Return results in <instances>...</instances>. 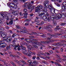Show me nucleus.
I'll return each mask as SVG.
<instances>
[{
  "label": "nucleus",
  "mask_w": 66,
  "mask_h": 66,
  "mask_svg": "<svg viewBox=\"0 0 66 66\" xmlns=\"http://www.w3.org/2000/svg\"><path fill=\"white\" fill-rule=\"evenodd\" d=\"M32 62L33 63H34L35 65H37L38 64V62L36 60L32 61Z\"/></svg>",
  "instance_id": "nucleus-14"
},
{
  "label": "nucleus",
  "mask_w": 66,
  "mask_h": 66,
  "mask_svg": "<svg viewBox=\"0 0 66 66\" xmlns=\"http://www.w3.org/2000/svg\"><path fill=\"white\" fill-rule=\"evenodd\" d=\"M11 7H12L13 9H16L17 8V6L16 5L15 3H13L12 5L11 6Z\"/></svg>",
  "instance_id": "nucleus-11"
},
{
  "label": "nucleus",
  "mask_w": 66,
  "mask_h": 66,
  "mask_svg": "<svg viewBox=\"0 0 66 66\" xmlns=\"http://www.w3.org/2000/svg\"><path fill=\"white\" fill-rule=\"evenodd\" d=\"M12 42L13 43V44H15V42H16V41H15V40L14 39L12 40Z\"/></svg>",
  "instance_id": "nucleus-64"
},
{
  "label": "nucleus",
  "mask_w": 66,
  "mask_h": 66,
  "mask_svg": "<svg viewBox=\"0 0 66 66\" xmlns=\"http://www.w3.org/2000/svg\"><path fill=\"white\" fill-rule=\"evenodd\" d=\"M28 50H32V47L31 46H30L28 47Z\"/></svg>",
  "instance_id": "nucleus-34"
},
{
  "label": "nucleus",
  "mask_w": 66,
  "mask_h": 66,
  "mask_svg": "<svg viewBox=\"0 0 66 66\" xmlns=\"http://www.w3.org/2000/svg\"><path fill=\"white\" fill-rule=\"evenodd\" d=\"M40 10V9H39L38 6L35 8V11L36 12H39Z\"/></svg>",
  "instance_id": "nucleus-13"
},
{
  "label": "nucleus",
  "mask_w": 66,
  "mask_h": 66,
  "mask_svg": "<svg viewBox=\"0 0 66 66\" xmlns=\"http://www.w3.org/2000/svg\"><path fill=\"white\" fill-rule=\"evenodd\" d=\"M29 37L30 38H34L35 37L33 36H29Z\"/></svg>",
  "instance_id": "nucleus-61"
},
{
  "label": "nucleus",
  "mask_w": 66,
  "mask_h": 66,
  "mask_svg": "<svg viewBox=\"0 0 66 66\" xmlns=\"http://www.w3.org/2000/svg\"><path fill=\"white\" fill-rule=\"evenodd\" d=\"M49 9L50 10H51V12L52 14L55 13V12L56 11V10L55 9L53 8V7H52V6H50Z\"/></svg>",
  "instance_id": "nucleus-6"
},
{
  "label": "nucleus",
  "mask_w": 66,
  "mask_h": 66,
  "mask_svg": "<svg viewBox=\"0 0 66 66\" xmlns=\"http://www.w3.org/2000/svg\"><path fill=\"white\" fill-rule=\"evenodd\" d=\"M25 26H29V24L27 22L25 23Z\"/></svg>",
  "instance_id": "nucleus-60"
},
{
  "label": "nucleus",
  "mask_w": 66,
  "mask_h": 66,
  "mask_svg": "<svg viewBox=\"0 0 66 66\" xmlns=\"http://www.w3.org/2000/svg\"><path fill=\"white\" fill-rule=\"evenodd\" d=\"M2 62H3L4 63V65L5 66H8V65H7V63L5 61H4L2 60Z\"/></svg>",
  "instance_id": "nucleus-22"
},
{
  "label": "nucleus",
  "mask_w": 66,
  "mask_h": 66,
  "mask_svg": "<svg viewBox=\"0 0 66 66\" xmlns=\"http://www.w3.org/2000/svg\"><path fill=\"white\" fill-rule=\"evenodd\" d=\"M34 7H35V6H34L32 7H31V9H30V12H32V11L34 9Z\"/></svg>",
  "instance_id": "nucleus-25"
},
{
  "label": "nucleus",
  "mask_w": 66,
  "mask_h": 66,
  "mask_svg": "<svg viewBox=\"0 0 66 66\" xmlns=\"http://www.w3.org/2000/svg\"><path fill=\"white\" fill-rule=\"evenodd\" d=\"M65 23H61L60 24V25L61 26H65Z\"/></svg>",
  "instance_id": "nucleus-46"
},
{
  "label": "nucleus",
  "mask_w": 66,
  "mask_h": 66,
  "mask_svg": "<svg viewBox=\"0 0 66 66\" xmlns=\"http://www.w3.org/2000/svg\"><path fill=\"white\" fill-rule=\"evenodd\" d=\"M23 6L24 8H26L28 6V3H25L23 5Z\"/></svg>",
  "instance_id": "nucleus-19"
},
{
  "label": "nucleus",
  "mask_w": 66,
  "mask_h": 66,
  "mask_svg": "<svg viewBox=\"0 0 66 66\" xmlns=\"http://www.w3.org/2000/svg\"><path fill=\"white\" fill-rule=\"evenodd\" d=\"M19 63H22L23 64H25V65L28 64V63H27L25 62V61L23 60L19 61Z\"/></svg>",
  "instance_id": "nucleus-12"
},
{
  "label": "nucleus",
  "mask_w": 66,
  "mask_h": 66,
  "mask_svg": "<svg viewBox=\"0 0 66 66\" xmlns=\"http://www.w3.org/2000/svg\"><path fill=\"white\" fill-rule=\"evenodd\" d=\"M39 16L45 15L46 16H48L49 15L47 11H40L39 12Z\"/></svg>",
  "instance_id": "nucleus-2"
},
{
  "label": "nucleus",
  "mask_w": 66,
  "mask_h": 66,
  "mask_svg": "<svg viewBox=\"0 0 66 66\" xmlns=\"http://www.w3.org/2000/svg\"><path fill=\"white\" fill-rule=\"evenodd\" d=\"M31 20V19H27L25 21L27 22H29V21H30Z\"/></svg>",
  "instance_id": "nucleus-39"
},
{
  "label": "nucleus",
  "mask_w": 66,
  "mask_h": 66,
  "mask_svg": "<svg viewBox=\"0 0 66 66\" xmlns=\"http://www.w3.org/2000/svg\"><path fill=\"white\" fill-rule=\"evenodd\" d=\"M62 16V14L60 13L57 14V15L55 16H54V15L53 14L51 15L50 18H54L55 19L59 20V19H60L61 18Z\"/></svg>",
  "instance_id": "nucleus-1"
},
{
  "label": "nucleus",
  "mask_w": 66,
  "mask_h": 66,
  "mask_svg": "<svg viewBox=\"0 0 66 66\" xmlns=\"http://www.w3.org/2000/svg\"><path fill=\"white\" fill-rule=\"evenodd\" d=\"M50 18L51 20H54L55 19L54 18Z\"/></svg>",
  "instance_id": "nucleus-50"
},
{
  "label": "nucleus",
  "mask_w": 66,
  "mask_h": 66,
  "mask_svg": "<svg viewBox=\"0 0 66 66\" xmlns=\"http://www.w3.org/2000/svg\"><path fill=\"white\" fill-rule=\"evenodd\" d=\"M28 11V10L26 9H24V11L25 12V13H24L22 14V16H23V17L25 19H26V18H27V15L28 14V13L27 12Z\"/></svg>",
  "instance_id": "nucleus-5"
},
{
  "label": "nucleus",
  "mask_w": 66,
  "mask_h": 66,
  "mask_svg": "<svg viewBox=\"0 0 66 66\" xmlns=\"http://www.w3.org/2000/svg\"><path fill=\"white\" fill-rule=\"evenodd\" d=\"M52 37H50L48 38H47V40H49V39H51L52 38Z\"/></svg>",
  "instance_id": "nucleus-43"
},
{
  "label": "nucleus",
  "mask_w": 66,
  "mask_h": 66,
  "mask_svg": "<svg viewBox=\"0 0 66 66\" xmlns=\"http://www.w3.org/2000/svg\"><path fill=\"white\" fill-rule=\"evenodd\" d=\"M56 45H58V46H61V43L60 42L56 43Z\"/></svg>",
  "instance_id": "nucleus-40"
},
{
  "label": "nucleus",
  "mask_w": 66,
  "mask_h": 66,
  "mask_svg": "<svg viewBox=\"0 0 66 66\" xmlns=\"http://www.w3.org/2000/svg\"><path fill=\"white\" fill-rule=\"evenodd\" d=\"M13 3H7V5L8 6H9L10 7H11V4H12V5Z\"/></svg>",
  "instance_id": "nucleus-27"
},
{
  "label": "nucleus",
  "mask_w": 66,
  "mask_h": 66,
  "mask_svg": "<svg viewBox=\"0 0 66 66\" xmlns=\"http://www.w3.org/2000/svg\"><path fill=\"white\" fill-rule=\"evenodd\" d=\"M11 64H12V65H13L14 66H16V64L14 63L13 62L11 61Z\"/></svg>",
  "instance_id": "nucleus-32"
},
{
  "label": "nucleus",
  "mask_w": 66,
  "mask_h": 66,
  "mask_svg": "<svg viewBox=\"0 0 66 66\" xmlns=\"http://www.w3.org/2000/svg\"><path fill=\"white\" fill-rule=\"evenodd\" d=\"M3 39L4 40H6L8 39V37L6 36H5L3 38Z\"/></svg>",
  "instance_id": "nucleus-24"
},
{
  "label": "nucleus",
  "mask_w": 66,
  "mask_h": 66,
  "mask_svg": "<svg viewBox=\"0 0 66 66\" xmlns=\"http://www.w3.org/2000/svg\"><path fill=\"white\" fill-rule=\"evenodd\" d=\"M54 63H55V64L56 65H58L59 66H62V65H61V64H59L57 62H55Z\"/></svg>",
  "instance_id": "nucleus-28"
},
{
  "label": "nucleus",
  "mask_w": 66,
  "mask_h": 66,
  "mask_svg": "<svg viewBox=\"0 0 66 66\" xmlns=\"http://www.w3.org/2000/svg\"><path fill=\"white\" fill-rule=\"evenodd\" d=\"M52 1H57V2H62V0H51Z\"/></svg>",
  "instance_id": "nucleus-26"
},
{
  "label": "nucleus",
  "mask_w": 66,
  "mask_h": 66,
  "mask_svg": "<svg viewBox=\"0 0 66 66\" xmlns=\"http://www.w3.org/2000/svg\"><path fill=\"white\" fill-rule=\"evenodd\" d=\"M30 16H31V17H32V16H34L35 15L33 14V13H30Z\"/></svg>",
  "instance_id": "nucleus-52"
},
{
  "label": "nucleus",
  "mask_w": 66,
  "mask_h": 66,
  "mask_svg": "<svg viewBox=\"0 0 66 66\" xmlns=\"http://www.w3.org/2000/svg\"><path fill=\"white\" fill-rule=\"evenodd\" d=\"M56 62H57L58 63H60V62H61V61L60 60H56Z\"/></svg>",
  "instance_id": "nucleus-53"
},
{
  "label": "nucleus",
  "mask_w": 66,
  "mask_h": 66,
  "mask_svg": "<svg viewBox=\"0 0 66 66\" xmlns=\"http://www.w3.org/2000/svg\"><path fill=\"white\" fill-rule=\"evenodd\" d=\"M40 36H42V37H46V36L45 35L43 34V35H40Z\"/></svg>",
  "instance_id": "nucleus-47"
},
{
  "label": "nucleus",
  "mask_w": 66,
  "mask_h": 66,
  "mask_svg": "<svg viewBox=\"0 0 66 66\" xmlns=\"http://www.w3.org/2000/svg\"><path fill=\"white\" fill-rule=\"evenodd\" d=\"M27 62L29 63V64H31L32 63V61L30 60H27Z\"/></svg>",
  "instance_id": "nucleus-36"
},
{
  "label": "nucleus",
  "mask_w": 66,
  "mask_h": 66,
  "mask_svg": "<svg viewBox=\"0 0 66 66\" xmlns=\"http://www.w3.org/2000/svg\"><path fill=\"white\" fill-rule=\"evenodd\" d=\"M35 44H36L34 45V47L35 48H37L38 47V46H41L42 45V43L38 42H35Z\"/></svg>",
  "instance_id": "nucleus-7"
},
{
  "label": "nucleus",
  "mask_w": 66,
  "mask_h": 66,
  "mask_svg": "<svg viewBox=\"0 0 66 66\" xmlns=\"http://www.w3.org/2000/svg\"><path fill=\"white\" fill-rule=\"evenodd\" d=\"M53 28V26L52 25L49 24L48 25H47L45 28V29L46 30L48 29V30L50 32H52V30L51 29V28Z\"/></svg>",
  "instance_id": "nucleus-3"
},
{
  "label": "nucleus",
  "mask_w": 66,
  "mask_h": 66,
  "mask_svg": "<svg viewBox=\"0 0 66 66\" xmlns=\"http://www.w3.org/2000/svg\"><path fill=\"white\" fill-rule=\"evenodd\" d=\"M60 27V26L57 25L56 26V28H57V29H59L60 28H59Z\"/></svg>",
  "instance_id": "nucleus-57"
},
{
  "label": "nucleus",
  "mask_w": 66,
  "mask_h": 66,
  "mask_svg": "<svg viewBox=\"0 0 66 66\" xmlns=\"http://www.w3.org/2000/svg\"><path fill=\"white\" fill-rule=\"evenodd\" d=\"M16 53H17V54L20 55H21V53H20L19 52H17Z\"/></svg>",
  "instance_id": "nucleus-59"
},
{
  "label": "nucleus",
  "mask_w": 66,
  "mask_h": 66,
  "mask_svg": "<svg viewBox=\"0 0 66 66\" xmlns=\"http://www.w3.org/2000/svg\"><path fill=\"white\" fill-rule=\"evenodd\" d=\"M2 45L6 46V44L5 43H2L1 41H0V47H1Z\"/></svg>",
  "instance_id": "nucleus-15"
},
{
  "label": "nucleus",
  "mask_w": 66,
  "mask_h": 66,
  "mask_svg": "<svg viewBox=\"0 0 66 66\" xmlns=\"http://www.w3.org/2000/svg\"><path fill=\"white\" fill-rule=\"evenodd\" d=\"M13 20L11 21H10L9 22V24L10 25H11V24H12L13 23Z\"/></svg>",
  "instance_id": "nucleus-41"
},
{
  "label": "nucleus",
  "mask_w": 66,
  "mask_h": 66,
  "mask_svg": "<svg viewBox=\"0 0 66 66\" xmlns=\"http://www.w3.org/2000/svg\"><path fill=\"white\" fill-rule=\"evenodd\" d=\"M55 35H61V34H60L58 33H55Z\"/></svg>",
  "instance_id": "nucleus-63"
},
{
  "label": "nucleus",
  "mask_w": 66,
  "mask_h": 66,
  "mask_svg": "<svg viewBox=\"0 0 66 66\" xmlns=\"http://www.w3.org/2000/svg\"><path fill=\"white\" fill-rule=\"evenodd\" d=\"M42 43H44V44H49L50 42L49 41H43L42 42Z\"/></svg>",
  "instance_id": "nucleus-17"
},
{
  "label": "nucleus",
  "mask_w": 66,
  "mask_h": 66,
  "mask_svg": "<svg viewBox=\"0 0 66 66\" xmlns=\"http://www.w3.org/2000/svg\"><path fill=\"white\" fill-rule=\"evenodd\" d=\"M27 8L28 9H31V6L30 5H28V6Z\"/></svg>",
  "instance_id": "nucleus-49"
},
{
  "label": "nucleus",
  "mask_w": 66,
  "mask_h": 66,
  "mask_svg": "<svg viewBox=\"0 0 66 66\" xmlns=\"http://www.w3.org/2000/svg\"><path fill=\"white\" fill-rule=\"evenodd\" d=\"M13 1L14 2V3H15V4H16L18 3V2H17V1H15V0H13Z\"/></svg>",
  "instance_id": "nucleus-48"
},
{
  "label": "nucleus",
  "mask_w": 66,
  "mask_h": 66,
  "mask_svg": "<svg viewBox=\"0 0 66 66\" xmlns=\"http://www.w3.org/2000/svg\"><path fill=\"white\" fill-rule=\"evenodd\" d=\"M62 5L63 6H62V9L63 10H66V8L65 7H66V2H63L62 3Z\"/></svg>",
  "instance_id": "nucleus-8"
},
{
  "label": "nucleus",
  "mask_w": 66,
  "mask_h": 66,
  "mask_svg": "<svg viewBox=\"0 0 66 66\" xmlns=\"http://www.w3.org/2000/svg\"><path fill=\"white\" fill-rule=\"evenodd\" d=\"M32 33L33 34H34L35 35H37V33H36L35 32H32Z\"/></svg>",
  "instance_id": "nucleus-55"
},
{
  "label": "nucleus",
  "mask_w": 66,
  "mask_h": 66,
  "mask_svg": "<svg viewBox=\"0 0 66 66\" xmlns=\"http://www.w3.org/2000/svg\"><path fill=\"white\" fill-rule=\"evenodd\" d=\"M36 56H34L32 57V59L35 60V59H36Z\"/></svg>",
  "instance_id": "nucleus-51"
},
{
  "label": "nucleus",
  "mask_w": 66,
  "mask_h": 66,
  "mask_svg": "<svg viewBox=\"0 0 66 66\" xmlns=\"http://www.w3.org/2000/svg\"><path fill=\"white\" fill-rule=\"evenodd\" d=\"M12 38H11L10 39H9L8 40H6V42H10L11 40H12Z\"/></svg>",
  "instance_id": "nucleus-29"
},
{
  "label": "nucleus",
  "mask_w": 66,
  "mask_h": 66,
  "mask_svg": "<svg viewBox=\"0 0 66 66\" xmlns=\"http://www.w3.org/2000/svg\"><path fill=\"white\" fill-rule=\"evenodd\" d=\"M6 32H2L0 33V36H1L2 37H4L6 35Z\"/></svg>",
  "instance_id": "nucleus-10"
},
{
  "label": "nucleus",
  "mask_w": 66,
  "mask_h": 66,
  "mask_svg": "<svg viewBox=\"0 0 66 66\" xmlns=\"http://www.w3.org/2000/svg\"><path fill=\"white\" fill-rule=\"evenodd\" d=\"M65 12H66L65 11L63 10L61 11V13H62V14H65Z\"/></svg>",
  "instance_id": "nucleus-35"
},
{
  "label": "nucleus",
  "mask_w": 66,
  "mask_h": 66,
  "mask_svg": "<svg viewBox=\"0 0 66 66\" xmlns=\"http://www.w3.org/2000/svg\"><path fill=\"white\" fill-rule=\"evenodd\" d=\"M6 24L7 25H9V21H6L5 22Z\"/></svg>",
  "instance_id": "nucleus-42"
},
{
  "label": "nucleus",
  "mask_w": 66,
  "mask_h": 66,
  "mask_svg": "<svg viewBox=\"0 0 66 66\" xmlns=\"http://www.w3.org/2000/svg\"><path fill=\"white\" fill-rule=\"evenodd\" d=\"M22 52L24 54H25L26 55H28V56H31V54L30 53V52H29V53H27V51L26 50H22Z\"/></svg>",
  "instance_id": "nucleus-9"
},
{
  "label": "nucleus",
  "mask_w": 66,
  "mask_h": 66,
  "mask_svg": "<svg viewBox=\"0 0 66 66\" xmlns=\"http://www.w3.org/2000/svg\"><path fill=\"white\" fill-rule=\"evenodd\" d=\"M40 11H43L44 12H47V10L46 8H45V7H43V9H42V10Z\"/></svg>",
  "instance_id": "nucleus-21"
},
{
  "label": "nucleus",
  "mask_w": 66,
  "mask_h": 66,
  "mask_svg": "<svg viewBox=\"0 0 66 66\" xmlns=\"http://www.w3.org/2000/svg\"><path fill=\"white\" fill-rule=\"evenodd\" d=\"M39 9L40 10H43L44 7L43 6V5H40L38 6Z\"/></svg>",
  "instance_id": "nucleus-18"
},
{
  "label": "nucleus",
  "mask_w": 66,
  "mask_h": 66,
  "mask_svg": "<svg viewBox=\"0 0 66 66\" xmlns=\"http://www.w3.org/2000/svg\"><path fill=\"white\" fill-rule=\"evenodd\" d=\"M13 15H11V18H10V20H11V21H12V20H13L14 19V18H13Z\"/></svg>",
  "instance_id": "nucleus-37"
},
{
  "label": "nucleus",
  "mask_w": 66,
  "mask_h": 66,
  "mask_svg": "<svg viewBox=\"0 0 66 66\" xmlns=\"http://www.w3.org/2000/svg\"><path fill=\"white\" fill-rule=\"evenodd\" d=\"M21 48L22 50H22H26V47L25 46H23L22 45H21Z\"/></svg>",
  "instance_id": "nucleus-20"
},
{
  "label": "nucleus",
  "mask_w": 66,
  "mask_h": 66,
  "mask_svg": "<svg viewBox=\"0 0 66 66\" xmlns=\"http://www.w3.org/2000/svg\"><path fill=\"white\" fill-rule=\"evenodd\" d=\"M43 18L44 20L45 21H47L48 20V19L46 16H43Z\"/></svg>",
  "instance_id": "nucleus-16"
},
{
  "label": "nucleus",
  "mask_w": 66,
  "mask_h": 66,
  "mask_svg": "<svg viewBox=\"0 0 66 66\" xmlns=\"http://www.w3.org/2000/svg\"><path fill=\"white\" fill-rule=\"evenodd\" d=\"M55 51L57 53H60V52L58 50H55Z\"/></svg>",
  "instance_id": "nucleus-45"
},
{
  "label": "nucleus",
  "mask_w": 66,
  "mask_h": 66,
  "mask_svg": "<svg viewBox=\"0 0 66 66\" xmlns=\"http://www.w3.org/2000/svg\"><path fill=\"white\" fill-rule=\"evenodd\" d=\"M60 50L61 52H63V50H64V48H63V47L61 48Z\"/></svg>",
  "instance_id": "nucleus-54"
},
{
  "label": "nucleus",
  "mask_w": 66,
  "mask_h": 66,
  "mask_svg": "<svg viewBox=\"0 0 66 66\" xmlns=\"http://www.w3.org/2000/svg\"><path fill=\"white\" fill-rule=\"evenodd\" d=\"M50 40L49 42H50V43H53V42L54 40L53 39H50Z\"/></svg>",
  "instance_id": "nucleus-38"
},
{
  "label": "nucleus",
  "mask_w": 66,
  "mask_h": 66,
  "mask_svg": "<svg viewBox=\"0 0 66 66\" xmlns=\"http://www.w3.org/2000/svg\"><path fill=\"white\" fill-rule=\"evenodd\" d=\"M40 22V21L38 20L37 23V25H40V23H39Z\"/></svg>",
  "instance_id": "nucleus-33"
},
{
  "label": "nucleus",
  "mask_w": 66,
  "mask_h": 66,
  "mask_svg": "<svg viewBox=\"0 0 66 66\" xmlns=\"http://www.w3.org/2000/svg\"><path fill=\"white\" fill-rule=\"evenodd\" d=\"M17 35L15 33H14L13 34V35L12 36V37H13V38H14L15 36H16Z\"/></svg>",
  "instance_id": "nucleus-30"
},
{
  "label": "nucleus",
  "mask_w": 66,
  "mask_h": 66,
  "mask_svg": "<svg viewBox=\"0 0 66 66\" xmlns=\"http://www.w3.org/2000/svg\"><path fill=\"white\" fill-rule=\"evenodd\" d=\"M44 23V22L43 21H42L40 23V25H41L42 24H43Z\"/></svg>",
  "instance_id": "nucleus-62"
},
{
  "label": "nucleus",
  "mask_w": 66,
  "mask_h": 66,
  "mask_svg": "<svg viewBox=\"0 0 66 66\" xmlns=\"http://www.w3.org/2000/svg\"><path fill=\"white\" fill-rule=\"evenodd\" d=\"M24 45H25L26 46H27V47H30V45H29V44H28L25 43L24 44Z\"/></svg>",
  "instance_id": "nucleus-31"
},
{
  "label": "nucleus",
  "mask_w": 66,
  "mask_h": 66,
  "mask_svg": "<svg viewBox=\"0 0 66 66\" xmlns=\"http://www.w3.org/2000/svg\"><path fill=\"white\" fill-rule=\"evenodd\" d=\"M49 2V1L48 0L45 1V3H44V6L46 8H49V7L50 6H52V5H48V3Z\"/></svg>",
  "instance_id": "nucleus-4"
},
{
  "label": "nucleus",
  "mask_w": 66,
  "mask_h": 66,
  "mask_svg": "<svg viewBox=\"0 0 66 66\" xmlns=\"http://www.w3.org/2000/svg\"><path fill=\"white\" fill-rule=\"evenodd\" d=\"M53 26H56V24H57V23H53Z\"/></svg>",
  "instance_id": "nucleus-58"
},
{
  "label": "nucleus",
  "mask_w": 66,
  "mask_h": 66,
  "mask_svg": "<svg viewBox=\"0 0 66 66\" xmlns=\"http://www.w3.org/2000/svg\"><path fill=\"white\" fill-rule=\"evenodd\" d=\"M8 46L9 47L10 49H11V48L12 47V44H10V45L9 46Z\"/></svg>",
  "instance_id": "nucleus-44"
},
{
  "label": "nucleus",
  "mask_w": 66,
  "mask_h": 66,
  "mask_svg": "<svg viewBox=\"0 0 66 66\" xmlns=\"http://www.w3.org/2000/svg\"><path fill=\"white\" fill-rule=\"evenodd\" d=\"M36 59L37 60H40V58L38 56H37L36 57Z\"/></svg>",
  "instance_id": "nucleus-56"
},
{
  "label": "nucleus",
  "mask_w": 66,
  "mask_h": 66,
  "mask_svg": "<svg viewBox=\"0 0 66 66\" xmlns=\"http://www.w3.org/2000/svg\"><path fill=\"white\" fill-rule=\"evenodd\" d=\"M28 40H30V41H32L33 42H35L36 41L35 39L33 38H28Z\"/></svg>",
  "instance_id": "nucleus-23"
}]
</instances>
